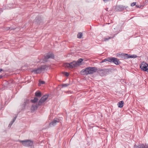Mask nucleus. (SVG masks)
Wrapping results in <instances>:
<instances>
[{"mask_svg": "<svg viewBox=\"0 0 148 148\" xmlns=\"http://www.w3.org/2000/svg\"><path fill=\"white\" fill-rule=\"evenodd\" d=\"M97 69L96 67H88L82 69L80 72V73L83 75L92 74L97 71Z\"/></svg>", "mask_w": 148, "mask_h": 148, "instance_id": "1", "label": "nucleus"}, {"mask_svg": "<svg viewBox=\"0 0 148 148\" xmlns=\"http://www.w3.org/2000/svg\"><path fill=\"white\" fill-rule=\"evenodd\" d=\"M77 63L76 62V61H73L70 63H65L64 64L63 66L65 67H68L69 68L72 69L75 67H77Z\"/></svg>", "mask_w": 148, "mask_h": 148, "instance_id": "2", "label": "nucleus"}, {"mask_svg": "<svg viewBox=\"0 0 148 148\" xmlns=\"http://www.w3.org/2000/svg\"><path fill=\"white\" fill-rule=\"evenodd\" d=\"M20 142L22 143L23 146L27 147L32 146L33 144V141L28 140H20Z\"/></svg>", "mask_w": 148, "mask_h": 148, "instance_id": "3", "label": "nucleus"}, {"mask_svg": "<svg viewBox=\"0 0 148 148\" xmlns=\"http://www.w3.org/2000/svg\"><path fill=\"white\" fill-rule=\"evenodd\" d=\"M46 68V65L41 66L40 67L35 69L32 71V72H34L36 73H40L42 71L45 70Z\"/></svg>", "mask_w": 148, "mask_h": 148, "instance_id": "4", "label": "nucleus"}, {"mask_svg": "<svg viewBox=\"0 0 148 148\" xmlns=\"http://www.w3.org/2000/svg\"><path fill=\"white\" fill-rule=\"evenodd\" d=\"M43 17L40 16H37L34 20V23L36 25H39L43 23Z\"/></svg>", "mask_w": 148, "mask_h": 148, "instance_id": "5", "label": "nucleus"}, {"mask_svg": "<svg viewBox=\"0 0 148 148\" xmlns=\"http://www.w3.org/2000/svg\"><path fill=\"white\" fill-rule=\"evenodd\" d=\"M110 72V70L107 69H99L97 72L101 76H103L108 74Z\"/></svg>", "mask_w": 148, "mask_h": 148, "instance_id": "6", "label": "nucleus"}, {"mask_svg": "<svg viewBox=\"0 0 148 148\" xmlns=\"http://www.w3.org/2000/svg\"><path fill=\"white\" fill-rule=\"evenodd\" d=\"M140 67L142 70L145 71H148V64L143 62L140 65Z\"/></svg>", "mask_w": 148, "mask_h": 148, "instance_id": "7", "label": "nucleus"}, {"mask_svg": "<svg viewBox=\"0 0 148 148\" xmlns=\"http://www.w3.org/2000/svg\"><path fill=\"white\" fill-rule=\"evenodd\" d=\"M109 62H113L116 65H118L120 63L118 59L114 57L110 58V59L109 60Z\"/></svg>", "mask_w": 148, "mask_h": 148, "instance_id": "8", "label": "nucleus"}, {"mask_svg": "<svg viewBox=\"0 0 148 148\" xmlns=\"http://www.w3.org/2000/svg\"><path fill=\"white\" fill-rule=\"evenodd\" d=\"M60 121V120L59 119L56 118H55L52 121L49 123V126L50 127H53L55 126L57 124V123H58Z\"/></svg>", "mask_w": 148, "mask_h": 148, "instance_id": "9", "label": "nucleus"}, {"mask_svg": "<svg viewBox=\"0 0 148 148\" xmlns=\"http://www.w3.org/2000/svg\"><path fill=\"white\" fill-rule=\"evenodd\" d=\"M126 7L122 5H119L116 7L115 10L116 11H122L126 9Z\"/></svg>", "mask_w": 148, "mask_h": 148, "instance_id": "10", "label": "nucleus"}, {"mask_svg": "<svg viewBox=\"0 0 148 148\" xmlns=\"http://www.w3.org/2000/svg\"><path fill=\"white\" fill-rule=\"evenodd\" d=\"M46 100V95L45 94L42 97H41L40 100L39 101L38 103V105L40 106L42 103Z\"/></svg>", "mask_w": 148, "mask_h": 148, "instance_id": "11", "label": "nucleus"}, {"mask_svg": "<svg viewBox=\"0 0 148 148\" xmlns=\"http://www.w3.org/2000/svg\"><path fill=\"white\" fill-rule=\"evenodd\" d=\"M54 58V54L52 52H49L47 54V59L49 58L53 59Z\"/></svg>", "mask_w": 148, "mask_h": 148, "instance_id": "12", "label": "nucleus"}, {"mask_svg": "<svg viewBox=\"0 0 148 148\" xmlns=\"http://www.w3.org/2000/svg\"><path fill=\"white\" fill-rule=\"evenodd\" d=\"M38 106H39L38 104L36 105H32L31 109V112H33L35 110H36L38 108Z\"/></svg>", "mask_w": 148, "mask_h": 148, "instance_id": "13", "label": "nucleus"}, {"mask_svg": "<svg viewBox=\"0 0 148 148\" xmlns=\"http://www.w3.org/2000/svg\"><path fill=\"white\" fill-rule=\"evenodd\" d=\"M134 148H148V146L142 145L140 146H135Z\"/></svg>", "mask_w": 148, "mask_h": 148, "instance_id": "14", "label": "nucleus"}, {"mask_svg": "<svg viewBox=\"0 0 148 148\" xmlns=\"http://www.w3.org/2000/svg\"><path fill=\"white\" fill-rule=\"evenodd\" d=\"M124 102L123 101H121L118 102L117 104L119 108H122L123 106Z\"/></svg>", "mask_w": 148, "mask_h": 148, "instance_id": "15", "label": "nucleus"}, {"mask_svg": "<svg viewBox=\"0 0 148 148\" xmlns=\"http://www.w3.org/2000/svg\"><path fill=\"white\" fill-rule=\"evenodd\" d=\"M35 96L37 97H40L42 96L41 93L40 92L37 91L35 93Z\"/></svg>", "mask_w": 148, "mask_h": 148, "instance_id": "16", "label": "nucleus"}, {"mask_svg": "<svg viewBox=\"0 0 148 148\" xmlns=\"http://www.w3.org/2000/svg\"><path fill=\"white\" fill-rule=\"evenodd\" d=\"M123 55H124V59H128L130 58V55H129L127 54L123 53Z\"/></svg>", "mask_w": 148, "mask_h": 148, "instance_id": "17", "label": "nucleus"}, {"mask_svg": "<svg viewBox=\"0 0 148 148\" xmlns=\"http://www.w3.org/2000/svg\"><path fill=\"white\" fill-rule=\"evenodd\" d=\"M38 98L37 97H34V99L31 100V101L32 103H35L38 101Z\"/></svg>", "mask_w": 148, "mask_h": 148, "instance_id": "18", "label": "nucleus"}, {"mask_svg": "<svg viewBox=\"0 0 148 148\" xmlns=\"http://www.w3.org/2000/svg\"><path fill=\"white\" fill-rule=\"evenodd\" d=\"M83 60L82 58H79V59L77 61V62H76L77 64V66H78L79 65V64Z\"/></svg>", "mask_w": 148, "mask_h": 148, "instance_id": "19", "label": "nucleus"}, {"mask_svg": "<svg viewBox=\"0 0 148 148\" xmlns=\"http://www.w3.org/2000/svg\"><path fill=\"white\" fill-rule=\"evenodd\" d=\"M26 102L25 101L22 105V110L24 109L25 108V107L26 106Z\"/></svg>", "mask_w": 148, "mask_h": 148, "instance_id": "20", "label": "nucleus"}, {"mask_svg": "<svg viewBox=\"0 0 148 148\" xmlns=\"http://www.w3.org/2000/svg\"><path fill=\"white\" fill-rule=\"evenodd\" d=\"M82 33L79 32L77 35V37L78 38H82Z\"/></svg>", "mask_w": 148, "mask_h": 148, "instance_id": "21", "label": "nucleus"}, {"mask_svg": "<svg viewBox=\"0 0 148 148\" xmlns=\"http://www.w3.org/2000/svg\"><path fill=\"white\" fill-rule=\"evenodd\" d=\"M110 59V58H107V59H104L102 60L101 62H106V61H108L109 62V60Z\"/></svg>", "mask_w": 148, "mask_h": 148, "instance_id": "22", "label": "nucleus"}, {"mask_svg": "<svg viewBox=\"0 0 148 148\" xmlns=\"http://www.w3.org/2000/svg\"><path fill=\"white\" fill-rule=\"evenodd\" d=\"M39 84H38V85L39 86H40V84H45V82L44 81H39Z\"/></svg>", "mask_w": 148, "mask_h": 148, "instance_id": "23", "label": "nucleus"}, {"mask_svg": "<svg viewBox=\"0 0 148 148\" xmlns=\"http://www.w3.org/2000/svg\"><path fill=\"white\" fill-rule=\"evenodd\" d=\"M112 37H108L107 38H104V41H106V40H108L109 39H110Z\"/></svg>", "mask_w": 148, "mask_h": 148, "instance_id": "24", "label": "nucleus"}, {"mask_svg": "<svg viewBox=\"0 0 148 148\" xmlns=\"http://www.w3.org/2000/svg\"><path fill=\"white\" fill-rule=\"evenodd\" d=\"M69 85V84H62V87H63L67 86Z\"/></svg>", "mask_w": 148, "mask_h": 148, "instance_id": "25", "label": "nucleus"}, {"mask_svg": "<svg viewBox=\"0 0 148 148\" xmlns=\"http://www.w3.org/2000/svg\"><path fill=\"white\" fill-rule=\"evenodd\" d=\"M123 53H122L121 54H117V56H118V55H120V56H121V58H124V55H123Z\"/></svg>", "mask_w": 148, "mask_h": 148, "instance_id": "26", "label": "nucleus"}, {"mask_svg": "<svg viewBox=\"0 0 148 148\" xmlns=\"http://www.w3.org/2000/svg\"><path fill=\"white\" fill-rule=\"evenodd\" d=\"M130 58H136L137 57L136 55H130Z\"/></svg>", "mask_w": 148, "mask_h": 148, "instance_id": "27", "label": "nucleus"}, {"mask_svg": "<svg viewBox=\"0 0 148 148\" xmlns=\"http://www.w3.org/2000/svg\"><path fill=\"white\" fill-rule=\"evenodd\" d=\"M17 117V115L16 116H15L14 117L12 121V122H14V121H15V120L16 119Z\"/></svg>", "mask_w": 148, "mask_h": 148, "instance_id": "28", "label": "nucleus"}, {"mask_svg": "<svg viewBox=\"0 0 148 148\" xmlns=\"http://www.w3.org/2000/svg\"><path fill=\"white\" fill-rule=\"evenodd\" d=\"M64 74L66 76H68L69 75V74L67 72H64Z\"/></svg>", "mask_w": 148, "mask_h": 148, "instance_id": "29", "label": "nucleus"}, {"mask_svg": "<svg viewBox=\"0 0 148 148\" xmlns=\"http://www.w3.org/2000/svg\"><path fill=\"white\" fill-rule=\"evenodd\" d=\"M13 123L14 122H12V121H11V122H10V123L9 124L8 126L10 127L11 126V125H12V124H13Z\"/></svg>", "mask_w": 148, "mask_h": 148, "instance_id": "30", "label": "nucleus"}, {"mask_svg": "<svg viewBox=\"0 0 148 148\" xmlns=\"http://www.w3.org/2000/svg\"><path fill=\"white\" fill-rule=\"evenodd\" d=\"M136 2H133L132 4H131V6H133L136 5Z\"/></svg>", "mask_w": 148, "mask_h": 148, "instance_id": "31", "label": "nucleus"}, {"mask_svg": "<svg viewBox=\"0 0 148 148\" xmlns=\"http://www.w3.org/2000/svg\"><path fill=\"white\" fill-rule=\"evenodd\" d=\"M10 29V28L9 27H7L6 28V30H9Z\"/></svg>", "mask_w": 148, "mask_h": 148, "instance_id": "32", "label": "nucleus"}, {"mask_svg": "<svg viewBox=\"0 0 148 148\" xmlns=\"http://www.w3.org/2000/svg\"><path fill=\"white\" fill-rule=\"evenodd\" d=\"M3 77V76L2 75H0V79L2 78Z\"/></svg>", "mask_w": 148, "mask_h": 148, "instance_id": "33", "label": "nucleus"}, {"mask_svg": "<svg viewBox=\"0 0 148 148\" xmlns=\"http://www.w3.org/2000/svg\"><path fill=\"white\" fill-rule=\"evenodd\" d=\"M2 71H3V69H0V72Z\"/></svg>", "mask_w": 148, "mask_h": 148, "instance_id": "34", "label": "nucleus"}, {"mask_svg": "<svg viewBox=\"0 0 148 148\" xmlns=\"http://www.w3.org/2000/svg\"><path fill=\"white\" fill-rule=\"evenodd\" d=\"M136 6L137 7V8H140V7L139 5H136Z\"/></svg>", "mask_w": 148, "mask_h": 148, "instance_id": "35", "label": "nucleus"}, {"mask_svg": "<svg viewBox=\"0 0 148 148\" xmlns=\"http://www.w3.org/2000/svg\"><path fill=\"white\" fill-rule=\"evenodd\" d=\"M49 96V95L47 94V98Z\"/></svg>", "mask_w": 148, "mask_h": 148, "instance_id": "36", "label": "nucleus"}, {"mask_svg": "<svg viewBox=\"0 0 148 148\" xmlns=\"http://www.w3.org/2000/svg\"><path fill=\"white\" fill-rule=\"evenodd\" d=\"M13 29L12 28H10V29L11 30H12V29Z\"/></svg>", "mask_w": 148, "mask_h": 148, "instance_id": "37", "label": "nucleus"}, {"mask_svg": "<svg viewBox=\"0 0 148 148\" xmlns=\"http://www.w3.org/2000/svg\"><path fill=\"white\" fill-rule=\"evenodd\" d=\"M45 59H46V56H45Z\"/></svg>", "mask_w": 148, "mask_h": 148, "instance_id": "38", "label": "nucleus"}]
</instances>
